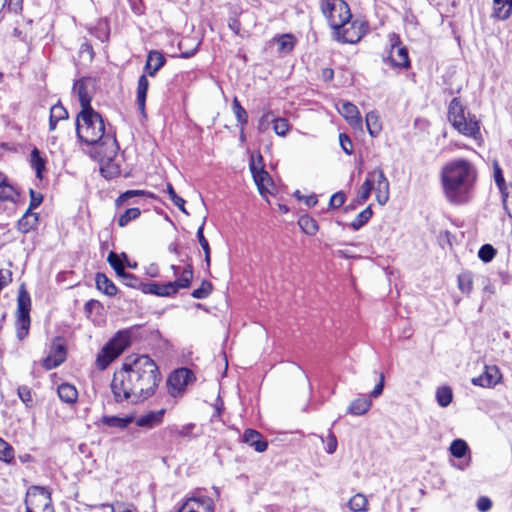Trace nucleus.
<instances>
[{"mask_svg": "<svg viewBox=\"0 0 512 512\" xmlns=\"http://www.w3.org/2000/svg\"><path fill=\"white\" fill-rule=\"evenodd\" d=\"M161 382V374L155 361L148 355L127 356L111 381L114 400L139 402L153 396Z\"/></svg>", "mask_w": 512, "mask_h": 512, "instance_id": "obj_1", "label": "nucleus"}, {"mask_svg": "<svg viewBox=\"0 0 512 512\" xmlns=\"http://www.w3.org/2000/svg\"><path fill=\"white\" fill-rule=\"evenodd\" d=\"M76 133L80 141L93 146L92 156L97 161H111L117 155L118 144L116 138L105 132L103 118L95 110L78 113Z\"/></svg>", "mask_w": 512, "mask_h": 512, "instance_id": "obj_2", "label": "nucleus"}, {"mask_svg": "<svg viewBox=\"0 0 512 512\" xmlns=\"http://www.w3.org/2000/svg\"><path fill=\"white\" fill-rule=\"evenodd\" d=\"M476 179V168L466 159L449 161L441 170L443 193L454 205L466 204L471 200Z\"/></svg>", "mask_w": 512, "mask_h": 512, "instance_id": "obj_3", "label": "nucleus"}, {"mask_svg": "<svg viewBox=\"0 0 512 512\" xmlns=\"http://www.w3.org/2000/svg\"><path fill=\"white\" fill-rule=\"evenodd\" d=\"M133 329H122L102 347L96 357V366L99 370H105L116 358H118L131 344Z\"/></svg>", "mask_w": 512, "mask_h": 512, "instance_id": "obj_4", "label": "nucleus"}, {"mask_svg": "<svg viewBox=\"0 0 512 512\" xmlns=\"http://www.w3.org/2000/svg\"><path fill=\"white\" fill-rule=\"evenodd\" d=\"M133 329H122L102 347L96 357V366L99 370H105L116 358H118L131 344Z\"/></svg>", "mask_w": 512, "mask_h": 512, "instance_id": "obj_5", "label": "nucleus"}, {"mask_svg": "<svg viewBox=\"0 0 512 512\" xmlns=\"http://www.w3.org/2000/svg\"><path fill=\"white\" fill-rule=\"evenodd\" d=\"M448 120L452 126L461 134L473 139L480 136L479 123L475 116L466 112L458 98H453L448 107Z\"/></svg>", "mask_w": 512, "mask_h": 512, "instance_id": "obj_6", "label": "nucleus"}, {"mask_svg": "<svg viewBox=\"0 0 512 512\" xmlns=\"http://www.w3.org/2000/svg\"><path fill=\"white\" fill-rule=\"evenodd\" d=\"M193 279V269L191 265H187L181 272L180 277L172 282L159 284L156 282L142 283L141 291L144 294H152L156 296L167 297L176 294L180 289L188 288Z\"/></svg>", "mask_w": 512, "mask_h": 512, "instance_id": "obj_7", "label": "nucleus"}, {"mask_svg": "<svg viewBox=\"0 0 512 512\" xmlns=\"http://www.w3.org/2000/svg\"><path fill=\"white\" fill-rule=\"evenodd\" d=\"M31 297L26 290L25 284H21L17 296L16 310V335L19 340H23L29 333L31 324L30 319Z\"/></svg>", "mask_w": 512, "mask_h": 512, "instance_id": "obj_8", "label": "nucleus"}, {"mask_svg": "<svg viewBox=\"0 0 512 512\" xmlns=\"http://www.w3.org/2000/svg\"><path fill=\"white\" fill-rule=\"evenodd\" d=\"M321 10L334 31L344 24H349L351 19L350 8L343 0H323Z\"/></svg>", "mask_w": 512, "mask_h": 512, "instance_id": "obj_9", "label": "nucleus"}, {"mask_svg": "<svg viewBox=\"0 0 512 512\" xmlns=\"http://www.w3.org/2000/svg\"><path fill=\"white\" fill-rule=\"evenodd\" d=\"M26 512H54L51 494L43 487L32 486L25 497Z\"/></svg>", "mask_w": 512, "mask_h": 512, "instance_id": "obj_10", "label": "nucleus"}, {"mask_svg": "<svg viewBox=\"0 0 512 512\" xmlns=\"http://www.w3.org/2000/svg\"><path fill=\"white\" fill-rule=\"evenodd\" d=\"M388 38L390 43V51L388 56L385 57L383 61L389 63L392 67L395 68H408L410 66L408 50L406 47L401 46L399 35L396 33H390Z\"/></svg>", "mask_w": 512, "mask_h": 512, "instance_id": "obj_11", "label": "nucleus"}, {"mask_svg": "<svg viewBox=\"0 0 512 512\" xmlns=\"http://www.w3.org/2000/svg\"><path fill=\"white\" fill-rule=\"evenodd\" d=\"M368 31V24L364 21H350L335 30L336 39L343 43L355 44L359 42Z\"/></svg>", "mask_w": 512, "mask_h": 512, "instance_id": "obj_12", "label": "nucleus"}, {"mask_svg": "<svg viewBox=\"0 0 512 512\" xmlns=\"http://www.w3.org/2000/svg\"><path fill=\"white\" fill-rule=\"evenodd\" d=\"M194 379L192 371L188 368H179L173 371L167 380L169 393L175 397L181 394L186 386Z\"/></svg>", "mask_w": 512, "mask_h": 512, "instance_id": "obj_13", "label": "nucleus"}, {"mask_svg": "<svg viewBox=\"0 0 512 512\" xmlns=\"http://www.w3.org/2000/svg\"><path fill=\"white\" fill-rule=\"evenodd\" d=\"M177 512H214V501L208 496L194 492L188 497Z\"/></svg>", "mask_w": 512, "mask_h": 512, "instance_id": "obj_14", "label": "nucleus"}, {"mask_svg": "<svg viewBox=\"0 0 512 512\" xmlns=\"http://www.w3.org/2000/svg\"><path fill=\"white\" fill-rule=\"evenodd\" d=\"M368 176L372 179V184L376 182L373 187L375 191L376 200L380 205H385L389 200V181L380 167H376L368 172Z\"/></svg>", "mask_w": 512, "mask_h": 512, "instance_id": "obj_15", "label": "nucleus"}, {"mask_svg": "<svg viewBox=\"0 0 512 512\" xmlns=\"http://www.w3.org/2000/svg\"><path fill=\"white\" fill-rule=\"evenodd\" d=\"M93 89V81L90 78L79 79L74 83L73 90L77 93L81 111L94 110L91 106Z\"/></svg>", "mask_w": 512, "mask_h": 512, "instance_id": "obj_16", "label": "nucleus"}, {"mask_svg": "<svg viewBox=\"0 0 512 512\" xmlns=\"http://www.w3.org/2000/svg\"><path fill=\"white\" fill-rule=\"evenodd\" d=\"M66 355L64 344L60 340L54 341L49 354L43 359L42 365L46 370L54 369L65 361Z\"/></svg>", "mask_w": 512, "mask_h": 512, "instance_id": "obj_17", "label": "nucleus"}, {"mask_svg": "<svg viewBox=\"0 0 512 512\" xmlns=\"http://www.w3.org/2000/svg\"><path fill=\"white\" fill-rule=\"evenodd\" d=\"M501 380V373L497 366H485L484 372L478 377L472 378V383L476 386L490 388L495 386Z\"/></svg>", "mask_w": 512, "mask_h": 512, "instance_id": "obj_18", "label": "nucleus"}, {"mask_svg": "<svg viewBox=\"0 0 512 512\" xmlns=\"http://www.w3.org/2000/svg\"><path fill=\"white\" fill-rule=\"evenodd\" d=\"M339 113L347 120L354 129L362 128V119L356 105L351 102H340L338 105Z\"/></svg>", "mask_w": 512, "mask_h": 512, "instance_id": "obj_19", "label": "nucleus"}, {"mask_svg": "<svg viewBox=\"0 0 512 512\" xmlns=\"http://www.w3.org/2000/svg\"><path fill=\"white\" fill-rule=\"evenodd\" d=\"M164 414V409H160L158 411H150L147 414L141 415L138 418H136L135 424L138 427L152 429L163 422Z\"/></svg>", "mask_w": 512, "mask_h": 512, "instance_id": "obj_20", "label": "nucleus"}, {"mask_svg": "<svg viewBox=\"0 0 512 512\" xmlns=\"http://www.w3.org/2000/svg\"><path fill=\"white\" fill-rule=\"evenodd\" d=\"M165 62L166 59L161 52L157 50H151L147 55V60L144 67L145 72L147 75L153 77L164 66Z\"/></svg>", "mask_w": 512, "mask_h": 512, "instance_id": "obj_21", "label": "nucleus"}, {"mask_svg": "<svg viewBox=\"0 0 512 512\" xmlns=\"http://www.w3.org/2000/svg\"><path fill=\"white\" fill-rule=\"evenodd\" d=\"M243 442L247 443L249 446L253 447L257 452H264L268 443L262 437V435L253 429H246L243 433Z\"/></svg>", "mask_w": 512, "mask_h": 512, "instance_id": "obj_22", "label": "nucleus"}, {"mask_svg": "<svg viewBox=\"0 0 512 512\" xmlns=\"http://www.w3.org/2000/svg\"><path fill=\"white\" fill-rule=\"evenodd\" d=\"M149 88V81L146 78V75H141L138 79L137 84V106L142 115H145V102L147 91Z\"/></svg>", "mask_w": 512, "mask_h": 512, "instance_id": "obj_23", "label": "nucleus"}, {"mask_svg": "<svg viewBox=\"0 0 512 512\" xmlns=\"http://www.w3.org/2000/svg\"><path fill=\"white\" fill-rule=\"evenodd\" d=\"M97 289L107 296H115L117 287L115 284L103 273H97L95 277Z\"/></svg>", "mask_w": 512, "mask_h": 512, "instance_id": "obj_24", "label": "nucleus"}, {"mask_svg": "<svg viewBox=\"0 0 512 512\" xmlns=\"http://www.w3.org/2000/svg\"><path fill=\"white\" fill-rule=\"evenodd\" d=\"M38 223V214L27 210L18 220L17 228L20 232L26 234L30 232Z\"/></svg>", "mask_w": 512, "mask_h": 512, "instance_id": "obj_25", "label": "nucleus"}, {"mask_svg": "<svg viewBox=\"0 0 512 512\" xmlns=\"http://www.w3.org/2000/svg\"><path fill=\"white\" fill-rule=\"evenodd\" d=\"M512 12V0H493V16L506 20Z\"/></svg>", "mask_w": 512, "mask_h": 512, "instance_id": "obj_26", "label": "nucleus"}, {"mask_svg": "<svg viewBox=\"0 0 512 512\" xmlns=\"http://www.w3.org/2000/svg\"><path fill=\"white\" fill-rule=\"evenodd\" d=\"M18 194L15 188L7 182L6 177L0 173V201L15 202Z\"/></svg>", "mask_w": 512, "mask_h": 512, "instance_id": "obj_27", "label": "nucleus"}, {"mask_svg": "<svg viewBox=\"0 0 512 512\" xmlns=\"http://www.w3.org/2000/svg\"><path fill=\"white\" fill-rule=\"evenodd\" d=\"M59 398L68 404L75 403L78 398V392L77 389L69 384V383H63L58 386L57 389Z\"/></svg>", "mask_w": 512, "mask_h": 512, "instance_id": "obj_28", "label": "nucleus"}, {"mask_svg": "<svg viewBox=\"0 0 512 512\" xmlns=\"http://www.w3.org/2000/svg\"><path fill=\"white\" fill-rule=\"evenodd\" d=\"M370 407L371 401L367 397H359L350 403L348 413L356 416L364 415Z\"/></svg>", "mask_w": 512, "mask_h": 512, "instance_id": "obj_29", "label": "nucleus"}, {"mask_svg": "<svg viewBox=\"0 0 512 512\" xmlns=\"http://www.w3.org/2000/svg\"><path fill=\"white\" fill-rule=\"evenodd\" d=\"M250 169L253 174L254 181L257 184L260 193H263L264 190L266 189V184H268L270 181V176H269L268 172L263 170V168H260L258 170L256 168L254 162H252L250 164Z\"/></svg>", "mask_w": 512, "mask_h": 512, "instance_id": "obj_30", "label": "nucleus"}, {"mask_svg": "<svg viewBox=\"0 0 512 512\" xmlns=\"http://www.w3.org/2000/svg\"><path fill=\"white\" fill-rule=\"evenodd\" d=\"M347 505L351 512H367L368 510V500L362 493L352 496Z\"/></svg>", "mask_w": 512, "mask_h": 512, "instance_id": "obj_31", "label": "nucleus"}, {"mask_svg": "<svg viewBox=\"0 0 512 512\" xmlns=\"http://www.w3.org/2000/svg\"><path fill=\"white\" fill-rule=\"evenodd\" d=\"M365 120L369 134L372 137H376L382 129L378 114L375 111H370L366 114Z\"/></svg>", "mask_w": 512, "mask_h": 512, "instance_id": "obj_32", "label": "nucleus"}, {"mask_svg": "<svg viewBox=\"0 0 512 512\" xmlns=\"http://www.w3.org/2000/svg\"><path fill=\"white\" fill-rule=\"evenodd\" d=\"M298 225L307 235H314L318 231V224L314 218L309 215H302L298 219Z\"/></svg>", "mask_w": 512, "mask_h": 512, "instance_id": "obj_33", "label": "nucleus"}, {"mask_svg": "<svg viewBox=\"0 0 512 512\" xmlns=\"http://www.w3.org/2000/svg\"><path fill=\"white\" fill-rule=\"evenodd\" d=\"M278 51L282 54H288L295 46V38L291 34H283L275 39Z\"/></svg>", "mask_w": 512, "mask_h": 512, "instance_id": "obj_34", "label": "nucleus"}, {"mask_svg": "<svg viewBox=\"0 0 512 512\" xmlns=\"http://www.w3.org/2000/svg\"><path fill=\"white\" fill-rule=\"evenodd\" d=\"M101 422L108 427L125 429L131 422V417L103 416Z\"/></svg>", "mask_w": 512, "mask_h": 512, "instance_id": "obj_35", "label": "nucleus"}, {"mask_svg": "<svg viewBox=\"0 0 512 512\" xmlns=\"http://www.w3.org/2000/svg\"><path fill=\"white\" fill-rule=\"evenodd\" d=\"M450 453L455 458H463L469 451V447L467 443L462 439H455L452 441L450 445Z\"/></svg>", "mask_w": 512, "mask_h": 512, "instance_id": "obj_36", "label": "nucleus"}, {"mask_svg": "<svg viewBox=\"0 0 512 512\" xmlns=\"http://www.w3.org/2000/svg\"><path fill=\"white\" fill-rule=\"evenodd\" d=\"M453 399V393L450 387L443 386L436 390V400L441 407L450 405Z\"/></svg>", "mask_w": 512, "mask_h": 512, "instance_id": "obj_37", "label": "nucleus"}, {"mask_svg": "<svg viewBox=\"0 0 512 512\" xmlns=\"http://www.w3.org/2000/svg\"><path fill=\"white\" fill-rule=\"evenodd\" d=\"M31 165L36 171L37 178H42V171L45 169V161L40 156V152L37 148H34L31 152Z\"/></svg>", "mask_w": 512, "mask_h": 512, "instance_id": "obj_38", "label": "nucleus"}, {"mask_svg": "<svg viewBox=\"0 0 512 512\" xmlns=\"http://www.w3.org/2000/svg\"><path fill=\"white\" fill-rule=\"evenodd\" d=\"M232 109L235 114V117L237 119L238 124H240L242 127L247 124L248 122V115L246 110L242 107L239 100L237 98H234L232 102Z\"/></svg>", "mask_w": 512, "mask_h": 512, "instance_id": "obj_39", "label": "nucleus"}, {"mask_svg": "<svg viewBox=\"0 0 512 512\" xmlns=\"http://www.w3.org/2000/svg\"><path fill=\"white\" fill-rule=\"evenodd\" d=\"M458 287L464 293H470L473 288V276L470 272H463L458 276Z\"/></svg>", "mask_w": 512, "mask_h": 512, "instance_id": "obj_40", "label": "nucleus"}, {"mask_svg": "<svg viewBox=\"0 0 512 512\" xmlns=\"http://www.w3.org/2000/svg\"><path fill=\"white\" fill-rule=\"evenodd\" d=\"M372 209L370 206L366 207L363 211H361L356 218L352 221L351 227L354 230L360 229L368 220L372 217Z\"/></svg>", "mask_w": 512, "mask_h": 512, "instance_id": "obj_41", "label": "nucleus"}, {"mask_svg": "<svg viewBox=\"0 0 512 512\" xmlns=\"http://www.w3.org/2000/svg\"><path fill=\"white\" fill-rule=\"evenodd\" d=\"M197 238H198L199 244L202 247V249L204 251V254H205L206 266H207V268H209L210 267V262H211L210 246H209V243H208L207 239L204 236L203 225H201L198 228V230H197Z\"/></svg>", "mask_w": 512, "mask_h": 512, "instance_id": "obj_42", "label": "nucleus"}, {"mask_svg": "<svg viewBox=\"0 0 512 512\" xmlns=\"http://www.w3.org/2000/svg\"><path fill=\"white\" fill-rule=\"evenodd\" d=\"M14 459L13 447L0 438V460L5 463H11Z\"/></svg>", "mask_w": 512, "mask_h": 512, "instance_id": "obj_43", "label": "nucleus"}, {"mask_svg": "<svg viewBox=\"0 0 512 512\" xmlns=\"http://www.w3.org/2000/svg\"><path fill=\"white\" fill-rule=\"evenodd\" d=\"M372 189V179L367 175L364 183L360 187L359 194L357 196V201L359 204H363L370 197Z\"/></svg>", "mask_w": 512, "mask_h": 512, "instance_id": "obj_44", "label": "nucleus"}, {"mask_svg": "<svg viewBox=\"0 0 512 512\" xmlns=\"http://www.w3.org/2000/svg\"><path fill=\"white\" fill-rule=\"evenodd\" d=\"M107 261L120 278L126 273L123 263L115 252L111 251L108 254Z\"/></svg>", "mask_w": 512, "mask_h": 512, "instance_id": "obj_45", "label": "nucleus"}, {"mask_svg": "<svg viewBox=\"0 0 512 512\" xmlns=\"http://www.w3.org/2000/svg\"><path fill=\"white\" fill-rule=\"evenodd\" d=\"M141 214L139 208L127 209L118 219V225L120 227L126 226L130 221L137 219Z\"/></svg>", "mask_w": 512, "mask_h": 512, "instance_id": "obj_46", "label": "nucleus"}, {"mask_svg": "<svg viewBox=\"0 0 512 512\" xmlns=\"http://www.w3.org/2000/svg\"><path fill=\"white\" fill-rule=\"evenodd\" d=\"M212 290L213 286L211 282L203 280L200 287L195 289L191 295L195 299H205L212 293Z\"/></svg>", "mask_w": 512, "mask_h": 512, "instance_id": "obj_47", "label": "nucleus"}, {"mask_svg": "<svg viewBox=\"0 0 512 512\" xmlns=\"http://www.w3.org/2000/svg\"><path fill=\"white\" fill-rule=\"evenodd\" d=\"M166 191L174 205L177 206L183 213L188 214L187 210L185 209V200L176 194L171 183L166 184Z\"/></svg>", "mask_w": 512, "mask_h": 512, "instance_id": "obj_48", "label": "nucleus"}, {"mask_svg": "<svg viewBox=\"0 0 512 512\" xmlns=\"http://www.w3.org/2000/svg\"><path fill=\"white\" fill-rule=\"evenodd\" d=\"M289 123L285 118H273V130L278 136H285L289 130Z\"/></svg>", "mask_w": 512, "mask_h": 512, "instance_id": "obj_49", "label": "nucleus"}, {"mask_svg": "<svg viewBox=\"0 0 512 512\" xmlns=\"http://www.w3.org/2000/svg\"><path fill=\"white\" fill-rule=\"evenodd\" d=\"M496 254V250L490 244L483 245L479 251L478 256L484 262H490Z\"/></svg>", "mask_w": 512, "mask_h": 512, "instance_id": "obj_50", "label": "nucleus"}, {"mask_svg": "<svg viewBox=\"0 0 512 512\" xmlns=\"http://www.w3.org/2000/svg\"><path fill=\"white\" fill-rule=\"evenodd\" d=\"M121 279L123 280L124 285H126L128 287H131V288H134V289H138V290L141 289V286H142L143 282L140 281V279L138 277H136L135 275L126 272L121 277Z\"/></svg>", "mask_w": 512, "mask_h": 512, "instance_id": "obj_51", "label": "nucleus"}, {"mask_svg": "<svg viewBox=\"0 0 512 512\" xmlns=\"http://www.w3.org/2000/svg\"><path fill=\"white\" fill-rule=\"evenodd\" d=\"M50 116L53 119L61 121L68 118V112L60 103H58L51 107Z\"/></svg>", "mask_w": 512, "mask_h": 512, "instance_id": "obj_52", "label": "nucleus"}, {"mask_svg": "<svg viewBox=\"0 0 512 512\" xmlns=\"http://www.w3.org/2000/svg\"><path fill=\"white\" fill-rule=\"evenodd\" d=\"M144 195H147L149 197H154V195L152 193H148L144 190H128V191L122 193L118 197V199L116 200V203L119 204V203L124 202L127 199L132 198L134 196H144Z\"/></svg>", "mask_w": 512, "mask_h": 512, "instance_id": "obj_53", "label": "nucleus"}, {"mask_svg": "<svg viewBox=\"0 0 512 512\" xmlns=\"http://www.w3.org/2000/svg\"><path fill=\"white\" fill-rule=\"evenodd\" d=\"M273 118L274 115L270 111L264 114L258 121V131L260 133L266 132L269 129L270 124L273 123Z\"/></svg>", "mask_w": 512, "mask_h": 512, "instance_id": "obj_54", "label": "nucleus"}, {"mask_svg": "<svg viewBox=\"0 0 512 512\" xmlns=\"http://www.w3.org/2000/svg\"><path fill=\"white\" fill-rule=\"evenodd\" d=\"M18 396L26 406H30L33 402L31 391L27 386L18 388Z\"/></svg>", "mask_w": 512, "mask_h": 512, "instance_id": "obj_55", "label": "nucleus"}, {"mask_svg": "<svg viewBox=\"0 0 512 512\" xmlns=\"http://www.w3.org/2000/svg\"><path fill=\"white\" fill-rule=\"evenodd\" d=\"M339 142L343 151L346 154L351 155L353 152V144L351 139L346 134L341 133L339 135Z\"/></svg>", "mask_w": 512, "mask_h": 512, "instance_id": "obj_56", "label": "nucleus"}, {"mask_svg": "<svg viewBox=\"0 0 512 512\" xmlns=\"http://www.w3.org/2000/svg\"><path fill=\"white\" fill-rule=\"evenodd\" d=\"M30 203L27 210L31 211L36 209L43 201V196L40 193H36L33 189H30Z\"/></svg>", "mask_w": 512, "mask_h": 512, "instance_id": "obj_57", "label": "nucleus"}, {"mask_svg": "<svg viewBox=\"0 0 512 512\" xmlns=\"http://www.w3.org/2000/svg\"><path fill=\"white\" fill-rule=\"evenodd\" d=\"M345 202V194L343 192H336L330 198L329 206L333 209L341 207Z\"/></svg>", "mask_w": 512, "mask_h": 512, "instance_id": "obj_58", "label": "nucleus"}, {"mask_svg": "<svg viewBox=\"0 0 512 512\" xmlns=\"http://www.w3.org/2000/svg\"><path fill=\"white\" fill-rule=\"evenodd\" d=\"M327 446H326V452L329 454H332L337 449V438L334 435L333 432H329L327 438H326Z\"/></svg>", "mask_w": 512, "mask_h": 512, "instance_id": "obj_59", "label": "nucleus"}, {"mask_svg": "<svg viewBox=\"0 0 512 512\" xmlns=\"http://www.w3.org/2000/svg\"><path fill=\"white\" fill-rule=\"evenodd\" d=\"M12 281V273L9 270H0V292Z\"/></svg>", "mask_w": 512, "mask_h": 512, "instance_id": "obj_60", "label": "nucleus"}, {"mask_svg": "<svg viewBox=\"0 0 512 512\" xmlns=\"http://www.w3.org/2000/svg\"><path fill=\"white\" fill-rule=\"evenodd\" d=\"M101 507H108L111 512H134L130 506L125 503H117L116 506L111 504H102Z\"/></svg>", "mask_w": 512, "mask_h": 512, "instance_id": "obj_61", "label": "nucleus"}, {"mask_svg": "<svg viewBox=\"0 0 512 512\" xmlns=\"http://www.w3.org/2000/svg\"><path fill=\"white\" fill-rule=\"evenodd\" d=\"M492 507V501L488 497H480L477 501V509L480 512H487Z\"/></svg>", "mask_w": 512, "mask_h": 512, "instance_id": "obj_62", "label": "nucleus"}, {"mask_svg": "<svg viewBox=\"0 0 512 512\" xmlns=\"http://www.w3.org/2000/svg\"><path fill=\"white\" fill-rule=\"evenodd\" d=\"M22 3L23 0H8L5 8H7L9 12L17 14L22 10Z\"/></svg>", "mask_w": 512, "mask_h": 512, "instance_id": "obj_63", "label": "nucleus"}, {"mask_svg": "<svg viewBox=\"0 0 512 512\" xmlns=\"http://www.w3.org/2000/svg\"><path fill=\"white\" fill-rule=\"evenodd\" d=\"M503 205L509 217L512 218V193L504 196Z\"/></svg>", "mask_w": 512, "mask_h": 512, "instance_id": "obj_64", "label": "nucleus"}]
</instances>
